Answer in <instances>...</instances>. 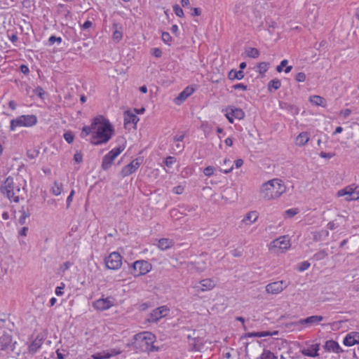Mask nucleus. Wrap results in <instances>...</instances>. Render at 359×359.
<instances>
[{"label": "nucleus", "mask_w": 359, "mask_h": 359, "mask_svg": "<svg viewBox=\"0 0 359 359\" xmlns=\"http://www.w3.org/2000/svg\"><path fill=\"white\" fill-rule=\"evenodd\" d=\"M113 133L114 129L109 121L103 116H98L92 120L90 126L82 128L81 137L86 138L90 135V143L99 145L107 143Z\"/></svg>", "instance_id": "1"}, {"label": "nucleus", "mask_w": 359, "mask_h": 359, "mask_svg": "<svg viewBox=\"0 0 359 359\" xmlns=\"http://www.w3.org/2000/svg\"><path fill=\"white\" fill-rule=\"evenodd\" d=\"M286 191V186L284 182L278 178L270 180L264 183L259 189V196L266 201L278 198Z\"/></svg>", "instance_id": "2"}, {"label": "nucleus", "mask_w": 359, "mask_h": 359, "mask_svg": "<svg viewBox=\"0 0 359 359\" xmlns=\"http://www.w3.org/2000/svg\"><path fill=\"white\" fill-rule=\"evenodd\" d=\"M1 189L10 201L15 203H18L20 198H22L25 194V188L23 187L21 189L18 184L14 183L13 179L11 177L6 178Z\"/></svg>", "instance_id": "3"}, {"label": "nucleus", "mask_w": 359, "mask_h": 359, "mask_svg": "<svg viewBox=\"0 0 359 359\" xmlns=\"http://www.w3.org/2000/svg\"><path fill=\"white\" fill-rule=\"evenodd\" d=\"M135 346L144 352L157 351L154 346L156 339L154 334L149 332L139 333L134 336Z\"/></svg>", "instance_id": "4"}, {"label": "nucleus", "mask_w": 359, "mask_h": 359, "mask_svg": "<svg viewBox=\"0 0 359 359\" xmlns=\"http://www.w3.org/2000/svg\"><path fill=\"white\" fill-rule=\"evenodd\" d=\"M290 247V238L287 236H281L269 243V250L273 254L279 255L285 253Z\"/></svg>", "instance_id": "5"}, {"label": "nucleus", "mask_w": 359, "mask_h": 359, "mask_svg": "<svg viewBox=\"0 0 359 359\" xmlns=\"http://www.w3.org/2000/svg\"><path fill=\"white\" fill-rule=\"evenodd\" d=\"M37 122L35 115H22L11 121V130H15L18 127H31Z\"/></svg>", "instance_id": "6"}, {"label": "nucleus", "mask_w": 359, "mask_h": 359, "mask_svg": "<svg viewBox=\"0 0 359 359\" xmlns=\"http://www.w3.org/2000/svg\"><path fill=\"white\" fill-rule=\"evenodd\" d=\"M323 320L322 316H311L306 318L300 319L297 321L291 323L290 326L296 327L298 330H302L303 327H309L316 325H318ZM287 327L289 326L287 325Z\"/></svg>", "instance_id": "7"}, {"label": "nucleus", "mask_w": 359, "mask_h": 359, "mask_svg": "<svg viewBox=\"0 0 359 359\" xmlns=\"http://www.w3.org/2000/svg\"><path fill=\"white\" fill-rule=\"evenodd\" d=\"M151 265L147 261L139 260L135 262L132 265V274L134 276H140L149 272Z\"/></svg>", "instance_id": "8"}, {"label": "nucleus", "mask_w": 359, "mask_h": 359, "mask_svg": "<svg viewBox=\"0 0 359 359\" xmlns=\"http://www.w3.org/2000/svg\"><path fill=\"white\" fill-rule=\"evenodd\" d=\"M123 146H119L115 149L111 150L107 154H106L102 159V167L104 170L109 169L114 160L124 150Z\"/></svg>", "instance_id": "9"}, {"label": "nucleus", "mask_w": 359, "mask_h": 359, "mask_svg": "<svg viewBox=\"0 0 359 359\" xmlns=\"http://www.w3.org/2000/svg\"><path fill=\"white\" fill-rule=\"evenodd\" d=\"M123 146H119L115 149L111 150L107 154H106L102 159V167L104 170L109 169L114 160L124 150Z\"/></svg>", "instance_id": "10"}, {"label": "nucleus", "mask_w": 359, "mask_h": 359, "mask_svg": "<svg viewBox=\"0 0 359 359\" xmlns=\"http://www.w3.org/2000/svg\"><path fill=\"white\" fill-rule=\"evenodd\" d=\"M337 196L338 197L346 196V201H356L359 199V190H356V187L353 185H350L339 190Z\"/></svg>", "instance_id": "11"}, {"label": "nucleus", "mask_w": 359, "mask_h": 359, "mask_svg": "<svg viewBox=\"0 0 359 359\" xmlns=\"http://www.w3.org/2000/svg\"><path fill=\"white\" fill-rule=\"evenodd\" d=\"M105 264L109 269L116 270L122 265V258L119 253L116 252H111L106 259Z\"/></svg>", "instance_id": "12"}, {"label": "nucleus", "mask_w": 359, "mask_h": 359, "mask_svg": "<svg viewBox=\"0 0 359 359\" xmlns=\"http://www.w3.org/2000/svg\"><path fill=\"white\" fill-rule=\"evenodd\" d=\"M115 304V299L112 297L100 298L93 303L95 309L102 311L109 309Z\"/></svg>", "instance_id": "13"}, {"label": "nucleus", "mask_w": 359, "mask_h": 359, "mask_svg": "<svg viewBox=\"0 0 359 359\" xmlns=\"http://www.w3.org/2000/svg\"><path fill=\"white\" fill-rule=\"evenodd\" d=\"M168 312L169 309L166 306H160L150 313L147 318V321L149 323H156L162 318L166 316Z\"/></svg>", "instance_id": "14"}, {"label": "nucleus", "mask_w": 359, "mask_h": 359, "mask_svg": "<svg viewBox=\"0 0 359 359\" xmlns=\"http://www.w3.org/2000/svg\"><path fill=\"white\" fill-rule=\"evenodd\" d=\"M16 341H13V337L11 334L4 333L0 337V348L2 351H13Z\"/></svg>", "instance_id": "15"}, {"label": "nucleus", "mask_w": 359, "mask_h": 359, "mask_svg": "<svg viewBox=\"0 0 359 359\" xmlns=\"http://www.w3.org/2000/svg\"><path fill=\"white\" fill-rule=\"evenodd\" d=\"M215 283L210 278H205L194 284V288L196 292H205L212 290L215 287Z\"/></svg>", "instance_id": "16"}, {"label": "nucleus", "mask_w": 359, "mask_h": 359, "mask_svg": "<svg viewBox=\"0 0 359 359\" xmlns=\"http://www.w3.org/2000/svg\"><path fill=\"white\" fill-rule=\"evenodd\" d=\"M320 350V344H306L305 346H303L300 352L305 356H309L311 358H316L319 355L318 351Z\"/></svg>", "instance_id": "17"}, {"label": "nucleus", "mask_w": 359, "mask_h": 359, "mask_svg": "<svg viewBox=\"0 0 359 359\" xmlns=\"http://www.w3.org/2000/svg\"><path fill=\"white\" fill-rule=\"evenodd\" d=\"M225 116L230 123L233 122V118L241 120L245 117V113L241 109L236 107H229L226 109Z\"/></svg>", "instance_id": "18"}, {"label": "nucleus", "mask_w": 359, "mask_h": 359, "mask_svg": "<svg viewBox=\"0 0 359 359\" xmlns=\"http://www.w3.org/2000/svg\"><path fill=\"white\" fill-rule=\"evenodd\" d=\"M287 287V285L283 281H276L268 284L266 286V291L272 294H277L280 293L284 289Z\"/></svg>", "instance_id": "19"}, {"label": "nucleus", "mask_w": 359, "mask_h": 359, "mask_svg": "<svg viewBox=\"0 0 359 359\" xmlns=\"http://www.w3.org/2000/svg\"><path fill=\"white\" fill-rule=\"evenodd\" d=\"M140 164L141 163L137 158L132 161L129 164L122 168L121 175L125 177L134 173L139 168Z\"/></svg>", "instance_id": "20"}, {"label": "nucleus", "mask_w": 359, "mask_h": 359, "mask_svg": "<svg viewBox=\"0 0 359 359\" xmlns=\"http://www.w3.org/2000/svg\"><path fill=\"white\" fill-rule=\"evenodd\" d=\"M343 343L347 346H352L359 344V332H353L348 334L344 338Z\"/></svg>", "instance_id": "21"}, {"label": "nucleus", "mask_w": 359, "mask_h": 359, "mask_svg": "<svg viewBox=\"0 0 359 359\" xmlns=\"http://www.w3.org/2000/svg\"><path fill=\"white\" fill-rule=\"evenodd\" d=\"M258 212L257 211H251L245 215L241 221V223L245 226H250L255 223L258 219Z\"/></svg>", "instance_id": "22"}, {"label": "nucleus", "mask_w": 359, "mask_h": 359, "mask_svg": "<svg viewBox=\"0 0 359 359\" xmlns=\"http://www.w3.org/2000/svg\"><path fill=\"white\" fill-rule=\"evenodd\" d=\"M324 348L327 351H332L336 353H339L343 351L339 344L333 340L327 341L324 345Z\"/></svg>", "instance_id": "23"}, {"label": "nucleus", "mask_w": 359, "mask_h": 359, "mask_svg": "<svg viewBox=\"0 0 359 359\" xmlns=\"http://www.w3.org/2000/svg\"><path fill=\"white\" fill-rule=\"evenodd\" d=\"M194 93V89L189 87L186 88L175 99V103L180 104L183 102L188 97H189Z\"/></svg>", "instance_id": "24"}, {"label": "nucleus", "mask_w": 359, "mask_h": 359, "mask_svg": "<svg viewBox=\"0 0 359 359\" xmlns=\"http://www.w3.org/2000/svg\"><path fill=\"white\" fill-rule=\"evenodd\" d=\"M43 341L41 338L36 337L29 346L28 353L29 354H34L43 345Z\"/></svg>", "instance_id": "25"}, {"label": "nucleus", "mask_w": 359, "mask_h": 359, "mask_svg": "<svg viewBox=\"0 0 359 359\" xmlns=\"http://www.w3.org/2000/svg\"><path fill=\"white\" fill-rule=\"evenodd\" d=\"M138 121H139V118L134 113L129 111L125 112V114H124V124H125V126L130 124V123L136 124Z\"/></svg>", "instance_id": "26"}, {"label": "nucleus", "mask_w": 359, "mask_h": 359, "mask_svg": "<svg viewBox=\"0 0 359 359\" xmlns=\"http://www.w3.org/2000/svg\"><path fill=\"white\" fill-rule=\"evenodd\" d=\"M309 140V134L307 132H302L296 137L295 144L302 147L305 145Z\"/></svg>", "instance_id": "27"}, {"label": "nucleus", "mask_w": 359, "mask_h": 359, "mask_svg": "<svg viewBox=\"0 0 359 359\" xmlns=\"http://www.w3.org/2000/svg\"><path fill=\"white\" fill-rule=\"evenodd\" d=\"M173 245L174 242L172 240L169 238H161L158 240V247L161 250H165L171 248Z\"/></svg>", "instance_id": "28"}, {"label": "nucleus", "mask_w": 359, "mask_h": 359, "mask_svg": "<svg viewBox=\"0 0 359 359\" xmlns=\"http://www.w3.org/2000/svg\"><path fill=\"white\" fill-rule=\"evenodd\" d=\"M244 73L242 70L236 71L231 69L228 74V78L231 80H241L244 78Z\"/></svg>", "instance_id": "29"}, {"label": "nucleus", "mask_w": 359, "mask_h": 359, "mask_svg": "<svg viewBox=\"0 0 359 359\" xmlns=\"http://www.w3.org/2000/svg\"><path fill=\"white\" fill-rule=\"evenodd\" d=\"M311 103L316 106H325V100L323 97L319 95H313L309 98Z\"/></svg>", "instance_id": "30"}, {"label": "nucleus", "mask_w": 359, "mask_h": 359, "mask_svg": "<svg viewBox=\"0 0 359 359\" xmlns=\"http://www.w3.org/2000/svg\"><path fill=\"white\" fill-rule=\"evenodd\" d=\"M196 271L199 272L203 271L207 266V263L202 258H199L197 261L194 262L193 264Z\"/></svg>", "instance_id": "31"}, {"label": "nucleus", "mask_w": 359, "mask_h": 359, "mask_svg": "<svg viewBox=\"0 0 359 359\" xmlns=\"http://www.w3.org/2000/svg\"><path fill=\"white\" fill-rule=\"evenodd\" d=\"M256 359H278V357L276 356L271 351L264 349L262 353Z\"/></svg>", "instance_id": "32"}, {"label": "nucleus", "mask_w": 359, "mask_h": 359, "mask_svg": "<svg viewBox=\"0 0 359 359\" xmlns=\"http://www.w3.org/2000/svg\"><path fill=\"white\" fill-rule=\"evenodd\" d=\"M246 55L249 57L257 58L259 55V51L255 48H248L245 49Z\"/></svg>", "instance_id": "33"}, {"label": "nucleus", "mask_w": 359, "mask_h": 359, "mask_svg": "<svg viewBox=\"0 0 359 359\" xmlns=\"http://www.w3.org/2000/svg\"><path fill=\"white\" fill-rule=\"evenodd\" d=\"M62 191V184L58 182H55L52 187V193L55 196H59L61 194Z\"/></svg>", "instance_id": "34"}, {"label": "nucleus", "mask_w": 359, "mask_h": 359, "mask_svg": "<svg viewBox=\"0 0 359 359\" xmlns=\"http://www.w3.org/2000/svg\"><path fill=\"white\" fill-rule=\"evenodd\" d=\"M327 257V253L325 250H320L319 252H316L313 257V259L316 261H320L323 260L325 258Z\"/></svg>", "instance_id": "35"}, {"label": "nucleus", "mask_w": 359, "mask_h": 359, "mask_svg": "<svg viewBox=\"0 0 359 359\" xmlns=\"http://www.w3.org/2000/svg\"><path fill=\"white\" fill-rule=\"evenodd\" d=\"M280 81L278 79H275L269 83L268 88L269 90H271V88H273L274 90H278L280 88Z\"/></svg>", "instance_id": "36"}, {"label": "nucleus", "mask_w": 359, "mask_h": 359, "mask_svg": "<svg viewBox=\"0 0 359 359\" xmlns=\"http://www.w3.org/2000/svg\"><path fill=\"white\" fill-rule=\"evenodd\" d=\"M107 355H109V358L119 355L122 353V351L120 348H111L109 350H104Z\"/></svg>", "instance_id": "37"}, {"label": "nucleus", "mask_w": 359, "mask_h": 359, "mask_svg": "<svg viewBox=\"0 0 359 359\" xmlns=\"http://www.w3.org/2000/svg\"><path fill=\"white\" fill-rule=\"evenodd\" d=\"M224 165L226 166L225 169H224L223 172L226 174L231 172L233 170V165L231 164V161L229 159L225 158L224 160Z\"/></svg>", "instance_id": "38"}, {"label": "nucleus", "mask_w": 359, "mask_h": 359, "mask_svg": "<svg viewBox=\"0 0 359 359\" xmlns=\"http://www.w3.org/2000/svg\"><path fill=\"white\" fill-rule=\"evenodd\" d=\"M93 359H108L109 355H107L105 351L96 353L91 356Z\"/></svg>", "instance_id": "39"}, {"label": "nucleus", "mask_w": 359, "mask_h": 359, "mask_svg": "<svg viewBox=\"0 0 359 359\" xmlns=\"http://www.w3.org/2000/svg\"><path fill=\"white\" fill-rule=\"evenodd\" d=\"M269 65L267 62H260L257 66L258 72L260 74H264L268 70Z\"/></svg>", "instance_id": "40"}, {"label": "nucleus", "mask_w": 359, "mask_h": 359, "mask_svg": "<svg viewBox=\"0 0 359 359\" xmlns=\"http://www.w3.org/2000/svg\"><path fill=\"white\" fill-rule=\"evenodd\" d=\"M20 212H21L22 215L18 219V222L19 224L22 225L25 223V219L29 217V213L25 212V210L23 208Z\"/></svg>", "instance_id": "41"}, {"label": "nucleus", "mask_w": 359, "mask_h": 359, "mask_svg": "<svg viewBox=\"0 0 359 359\" xmlns=\"http://www.w3.org/2000/svg\"><path fill=\"white\" fill-rule=\"evenodd\" d=\"M64 138L68 143H72L74 141V135L72 132L68 131L64 134Z\"/></svg>", "instance_id": "42"}, {"label": "nucleus", "mask_w": 359, "mask_h": 359, "mask_svg": "<svg viewBox=\"0 0 359 359\" xmlns=\"http://www.w3.org/2000/svg\"><path fill=\"white\" fill-rule=\"evenodd\" d=\"M173 11H174L175 15L178 17L181 18L184 15L183 10L177 4L173 6Z\"/></svg>", "instance_id": "43"}, {"label": "nucleus", "mask_w": 359, "mask_h": 359, "mask_svg": "<svg viewBox=\"0 0 359 359\" xmlns=\"http://www.w3.org/2000/svg\"><path fill=\"white\" fill-rule=\"evenodd\" d=\"M214 170L215 168L213 166H208L204 169L203 173L205 176L210 177L213 175Z\"/></svg>", "instance_id": "44"}, {"label": "nucleus", "mask_w": 359, "mask_h": 359, "mask_svg": "<svg viewBox=\"0 0 359 359\" xmlns=\"http://www.w3.org/2000/svg\"><path fill=\"white\" fill-rule=\"evenodd\" d=\"M285 215L291 218L298 213V210L296 208L289 209L285 211Z\"/></svg>", "instance_id": "45"}, {"label": "nucleus", "mask_w": 359, "mask_h": 359, "mask_svg": "<svg viewBox=\"0 0 359 359\" xmlns=\"http://www.w3.org/2000/svg\"><path fill=\"white\" fill-rule=\"evenodd\" d=\"M306 76L304 72H299L297 74L295 79L297 82H304L306 80Z\"/></svg>", "instance_id": "46"}, {"label": "nucleus", "mask_w": 359, "mask_h": 359, "mask_svg": "<svg viewBox=\"0 0 359 359\" xmlns=\"http://www.w3.org/2000/svg\"><path fill=\"white\" fill-rule=\"evenodd\" d=\"M122 32L118 29H115L113 33V39L117 41H119L122 39Z\"/></svg>", "instance_id": "47"}, {"label": "nucleus", "mask_w": 359, "mask_h": 359, "mask_svg": "<svg viewBox=\"0 0 359 359\" xmlns=\"http://www.w3.org/2000/svg\"><path fill=\"white\" fill-rule=\"evenodd\" d=\"M162 40L165 43H169V42L171 41L172 37L170 36V34L168 32H163L162 33Z\"/></svg>", "instance_id": "48"}, {"label": "nucleus", "mask_w": 359, "mask_h": 359, "mask_svg": "<svg viewBox=\"0 0 359 359\" xmlns=\"http://www.w3.org/2000/svg\"><path fill=\"white\" fill-rule=\"evenodd\" d=\"M175 147L172 148V149L176 152H182L184 150V145L182 144H180V142H175Z\"/></svg>", "instance_id": "49"}, {"label": "nucleus", "mask_w": 359, "mask_h": 359, "mask_svg": "<svg viewBox=\"0 0 359 359\" xmlns=\"http://www.w3.org/2000/svg\"><path fill=\"white\" fill-rule=\"evenodd\" d=\"M288 61L287 60H283L280 62V64L276 67V71L278 72H281L283 69V67H286Z\"/></svg>", "instance_id": "50"}, {"label": "nucleus", "mask_w": 359, "mask_h": 359, "mask_svg": "<svg viewBox=\"0 0 359 359\" xmlns=\"http://www.w3.org/2000/svg\"><path fill=\"white\" fill-rule=\"evenodd\" d=\"M175 162V158L172 156H168L165 160V164L167 167H171Z\"/></svg>", "instance_id": "51"}, {"label": "nucleus", "mask_w": 359, "mask_h": 359, "mask_svg": "<svg viewBox=\"0 0 359 359\" xmlns=\"http://www.w3.org/2000/svg\"><path fill=\"white\" fill-rule=\"evenodd\" d=\"M70 266H71L70 262H65V263H63L62 264L60 265V271L61 272L64 273L65 271H66L67 270L69 269Z\"/></svg>", "instance_id": "52"}, {"label": "nucleus", "mask_w": 359, "mask_h": 359, "mask_svg": "<svg viewBox=\"0 0 359 359\" xmlns=\"http://www.w3.org/2000/svg\"><path fill=\"white\" fill-rule=\"evenodd\" d=\"M34 93L35 94H36L39 97H40L41 98H43V95L45 94V92L44 90H43L42 88L41 87H37L35 90H34Z\"/></svg>", "instance_id": "53"}, {"label": "nucleus", "mask_w": 359, "mask_h": 359, "mask_svg": "<svg viewBox=\"0 0 359 359\" xmlns=\"http://www.w3.org/2000/svg\"><path fill=\"white\" fill-rule=\"evenodd\" d=\"M309 266H310V264L308 262H303L301 263L299 270L300 271H304L306 270L307 269H309Z\"/></svg>", "instance_id": "54"}, {"label": "nucleus", "mask_w": 359, "mask_h": 359, "mask_svg": "<svg viewBox=\"0 0 359 359\" xmlns=\"http://www.w3.org/2000/svg\"><path fill=\"white\" fill-rule=\"evenodd\" d=\"M184 187L180 185L174 187L172 191L176 194H182L184 192Z\"/></svg>", "instance_id": "55"}, {"label": "nucleus", "mask_w": 359, "mask_h": 359, "mask_svg": "<svg viewBox=\"0 0 359 359\" xmlns=\"http://www.w3.org/2000/svg\"><path fill=\"white\" fill-rule=\"evenodd\" d=\"M277 332H274L273 333H271L269 332L265 331V332H259V334L258 335V337H269L272 336L273 334H277Z\"/></svg>", "instance_id": "56"}, {"label": "nucleus", "mask_w": 359, "mask_h": 359, "mask_svg": "<svg viewBox=\"0 0 359 359\" xmlns=\"http://www.w3.org/2000/svg\"><path fill=\"white\" fill-rule=\"evenodd\" d=\"M74 195V190H72L70 192V194L67 198V208H69L70 206V204L72 201L73 196Z\"/></svg>", "instance_id": "57"}, {"label": "nucleus", "mask_w": 359, "mask_h": 359, "mask_svg": "<svg viewBox=\"0 0 359 359\" xmlns=\"http://www.w3.org/2000/svg\"><path fill=\"white\" fill-rule=\"evenodd\" d=\"M48 41L50 44H53L55 41L60 43L62 41V39L60 37H56L55 36H51L49 38Z\"/></svg>", "instance_id": "58"}, {"label": "nucleus", "mask_w": 359, "mask_h": 359, "mask_svg": "<svg viewBox=\"0 0 359 359\" xmlns=\"http://www.w3.org/2000/svg\"><path fill=\"white\" fill-rule=\"evenodd\" d=\"M82 158H83V156L80 152H76L74 156V160L76 163H81L82 161Z\"/></svg>", "instance_id": "59"}, {"label": "nucleus", "mask_w": 359, "mask_h": 359, "mask_svg": "<svg viewBox=\"0 0 359 359\" xmlns=\"http://www.w3.org/2000/svg\"><path fill=\"white\" fill-rule=\"evenodd\" d=\"M151 50L152 54L156 57H159L162 55V51L158 48H153Z\"/></svg>", "instance_id": "60"}, {"label": "nucleus", "mask_w": 359, "mask_h": 359, "mask_svg": "<svg viewBox=\"0 0 359 359\" xmlns=\"http://www.w3.org/2000/svg\"><path fill=\"white\" fill-rule=\"evenodd\" d=\"M233 88L236 90L240 89L243 90H245L247 89V86L243 84V83H237L233 86Z\"/></svg>", "instance_id": "61"}, {"label": "nucleus", "mask_w": 359, "mask_h": 359, "mask_svg": "<svg viewBox=\"0 0 359 359\" xmlns=\"http://www.w3.org/2000/svg\"><path fill=\"white\" fill-rule=\"evenodd\" d=\"M184 135L182 134V135L175 136L173 138V140L175 142H182L184 140Z\"/></svg>", "instance_id": "62"}, {"label": "nucleus", "mask_w": 359, "mask_h": 359, "mask_svg": "<svg viewBox=\"0 0 359 359\" xmlns=\"http://www.w3.org/2000/svg\"><path fill=\"white\" fill-rule=\"evenodd\" d=\"M8 106L12 110H15L17 108V103L14 100H11L8 102Z\"/></svg>", "instance_id": "63"}, {"label": "nucleus", "mask_w": 359, "mask_h": 359, "mask_svg": "<svg viewBox=\"0 0 359 359\" xmlns=\"http://www.w3.org/2000/svg\"><path fill=\"white\" fill-rule=\"evenodd\" d=\"M91 26H92V22L89 20H87L83 24L82 27L84 29H87L90 28Z\"/></svg>", "instance_id": "64"}]
</instances>
